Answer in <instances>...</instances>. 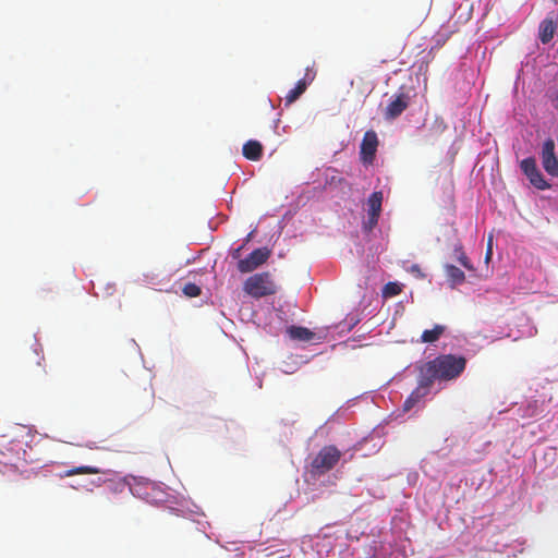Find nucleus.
<instances>
[{"label":"nucleus","instance_id":"obj_10","mask_svg":"<svg viewBox=\"0 0 558 558\" xmlns=\"http://www.w3.org/2000/svg\"><path fill=\"white\" fill-rule=\"evenodd\" d=\"M314 76H315V74L314 73L312 74L310 69H307L305 78L298 81L294 88L290 89L288 92V94L286 95V97H284L286 104L290 105V104L294 102L306 90V88H307L306 80L312 82L314 80Z\"/></svg>","mask_w":558,"mask_h":558},{"label":"nucleus","instance_id":"obj_25","mask_svg":"<svg viewBox=\"0 0 558 558\" xmlns=\"http://www.w3.org/2000/svg\"><path fill=\"white\" fill-rule=\"evenodd\" d=\"M145 391L147 392L148 398H149L148 407H150L153 403V399H154V390H153L151 386H149V388L148 389L146 388Z\"/></svg>","mask_w":558,"mask_h":558},{"label":"nucleus","instance_id":"obj_13","mask_svg":"<svg viewBox=\"0 0 558 558\" xmlns=\"http://www.w3.org/2000/svg\"><path fill=\"white\" fill-rule=\"evenodd\" d=\"M289 337L293 340L308 342L312 341L315 337V333L311 331L308 328L301 326H291L287 329Z\"/></svg>","mask_w":558,"mask_h":558},{"label":"nucleus","instance_id":"obj_16","mask_svg":"<svg viewBox=\"0 0 558 558\" xmlns=\"http://www.w3.org/2000/svg\"><path fill=\"white\" fill-rule=\"evenodd\" d=\"M445 269H446V275H447L451 286H456V284H460V283L464 282L465 275L460 268H458L457 266H453V265H446Z\"/></svg>","mask_w":558,"mask_h":558},{"label":"nucleus","instance_id":"obj_1","mask_svg":"<svg viewBox=\"0 0 558 558\" xmlns=\"http://www.w3.org/2000/svg\"><path fill=\"white\" fill-rule=\"evenodd\" d=\"M465 366V357L453 354H442L432 361L422 363L417 366V369L430 386H433L436 380L448 381L456 379L463 373Z\"/></svg>","mask_w":558,"mask_h":558},{"label":"nucleus","instance_id":"obj_17","mask_svg":"<svg viewBox=\"0 0 558 558\" xmlns=\"http://www.w3.org/2000/svg\"><path fill=\"white\" fill-rule=\"evenodd\" d=\"M381 204H383V192L381 191L373 192L367 199L368 213L380 214L381 213Z\"/></svg>","mask_w":558,"mask_h":558},{"label":"nucleus","instance_id":"obj_26","mask_svg":"<svg viewBox=\"0 0 558 558\" xmlns=\"http://www.w3.org/2000/svg\"><path fill=\"white\" fill-rule=\"evenodd\" d=\"M426 14H427V8H426V4H424L418 12L417 20H422Z\"/></svg>","mask_w":558,"mask_h":558},{"label":"nucleus","instance_id":"obj_9","mask_svg":"<svg viewBox=\"0 0 558 558\" xmlns=\"http://www.w3.org/2000/svg\"><path fill=\"white\" fill-rule=\"evenodd\" d=\"M430 384L418 373L417 386L405 399L403 403V411H410L416 403H418L430 391Z\"/></svg>","mask_w":558,"mask_h":558},{"label":"nucleus","instance_id":"obj_14","mask_svg":"<svg viewBox=\"0 0 558 558\" xmlns=\"http://www.w3.org/2000/svg\"><path fill=\"white\" fill-rule=\"evenodd\" d=\"M99 473H106V471H104L97 466H93V465H82V466H74L72 469L64 471V473L60 474V477H70V476L80 475V474H99Z\"/></svg>","mask_w":558,"mask_h":558},{"label":"nucleus","instance_id":"obj_23","mask_svg":"<svg viewBox=\"0 0 558 558\" xmlns=\"http://www.w3.org/2000/svg\"><path fill=\"white\" fill-rule=\"evenodd\" d=\"M380 214L368 213L367 221L364 223L365 229L372 230L377 223Z\"/></svg>","mask_w":558,"mask_h":558},{"label":"nucleus","instance_id":"obj_11","mask_svg":"<svg viewBox=\"0 0 558 558\" xmlns=\"http://www.w3.org/2000/svg\"><path fill=\"white\" fill-rule=\"evenodd\" d=\"M557 28V22L553 17H546L544 19L538 27V38L543 44H548L555 34V31Z\"/></svg>","mask_w":558,"mask_h":558},{"label":"nucleus","instance_id":"obj_2","mask_svg":"<svg viewBox=\"0 0 558 558\" xmlns=\"http://www.w3.org/2000/svg\"><path fill=\"white\" fill-rule=\"evenodd\" d=\"M341 456L336 446L323 447L311 462V472L318 476L326 474L337 465Z\"/></svg>","mask_w":558,"mask_h":558},{"label":"nucleus","instance_id":"obj_12","mask_svg":"<svg viewBox=\"0 0 558 558\" xmlns=\"http://www.w3.org/2000/svg\"><path fill=\"white\" fill-rule=\"evenodd\" d=\"M243 156L252 161H258L263 157V145L255 140L247 141L242 148Z\"/></svg>","mask_w":558,"mask_h":558},{"label":"nucleus","instance_id":"obj_18","mask_svg":"<svg viewBox=\"0 0 558 558\" xmlns=\"http://www.w3.org/2000/svg\"><path fill=\"white\" fill-rule=\"evenodd\" d=\"M41 361H44V356L40 355L37 351H34L33 356L28 359L29 366L35 364V369H31L32 374L35 376H41L45 374V369L41 367Z\"/></svg>","mask_w":558,"mask_h":558},{"label":"nucleus","instance_id":"obj_22","mask_svg":"<svg viewBox=\"0 0 558 558\" xmlns=\"http://www.w3.org/2000/svg\"><path fill=\"white\" fill-rule=\"evenodd\" d=\"M456 252H457V258L459 260V263L465 267L466 269L469 270H472L473 269V266L471 265L470 263V259L468 258V256L465 255V253L463 252V248L462 246H459L456 248Z\"/></svg>","mask_w":558,"mask_h":558},{"label":"nucleus","instance_id":"obj_15","mask_svg":"<svg viewBox=\"0 0 558 558\" xmlns=\"http://www.w3.org/2000/svg\"><path fill=\"white\" fill-rule=\"evenodd\" d=\"M446 327L442 325H435L433 329H426L421 336V341L424 343L436 342L445 332Z\"/></svg>","mask_w":558,"mask_h":558},{"label":"nucleus","instance_id":"obj_7","mask_svg":"<svg viewBox=\"0 0 558 558\" xmlns=\"http://www.w3.org/2000/svg\"><path fill=\"white\" fill-rule=\"evenodd\" d=\"M541 158L545 171L553 177H558V159L555 155V142L553 138H547L544 142Z\"/></svg>","mask_w":558,"mask_h":558},{"label":"nucleus","instance_id":"obj_3","mask_svg":"<svg viewBox=\"0 0 558 558\" xmlns=\"http://www.w3.org/2000/svg\"><path fill=\"white\" fill-rule=\"evenodd\" d=\"M243 289L254 299L276 293V286L268 272L255 274L248 277L244 282Z\"/></svg>","mask_w":558,"mask_h":558},{"label":"nucleus","instance_id":"obj_20","mask_svg":"<svg viewBox=\"0 0 558 558\" xmlns=\"http://www.w3.org/2000/svg\"><path fill=\"white\" fill-rule=\"evenodd\" d=\"M401 286L397 282H388L383 289V295L385 298L396 296L401 293Z\"/></svg>","mask_w":558,"mask_h":558},{"label":"nucleus","instance_id":"obj_21","mask_svg":"<svg viewBox=\"0 0 558 558\" xmlns=\"http://www.w3.org/2000/svg\"><path fill=\"white\" fill-rule=\"evenodd\" d=\"M182 292L184 295H186L189 298H196V296L201 295L202 290L197 284L189 282V283L184 284Z\"/></svg>","mask_w":558,"mask_h":558},{"label":"nucleus","instance_id":"obj_27","mask_svg":"<svg viewBox=\"0 0 558 558\" xmlns=\"http://www.w3.org/2000/svg\"><path fill=\"white\" fill-rule=\"evenodd\" d=\"M242 247H239L236 248V251L233 253V257H238L239 256V252L241 251Z\"/></svg>","mask_w":558,"mask_h":558},{"label":"nucleus","instance_id":"obj_5","mask_svg":"<svg viewBox=\"0 0 558 558\" xmlns=\"http://www.w3.org/2000/svg\"><path fill=\"white\" fill-rule=\"evenodd\" d=\"M269 256L270 251L267 247L256 248L246 258L239 260L238 269L243 274L251 272L266 263Z\"/></svg>","mask_w":558,"mask_h":558},{"label":"nucleus","instance_id":"obj_4","mask_svg":"<svg viewBox=\"0 0 558 558\" xmlns=\"http://www.w3.org/2000/svg\"><path fill=\"white\" fill-rule=\"evenodd\" d=\"M520 168L526 175L530 183L537 190H547L550 187L549 183L544 179L542 172L538 170L536 160L533 157L525 158L521 161Z\"/></svg>","mask_w":558,"mask_h":558},{"label":"nucleus","instance_id":"obj_6","mask_svg":"<svg viewBox=\"0 0 558 558\" xmlns=\"http://www.w3.org/2000/svg\"><path fill=\"white\" fill-rule=\"evenodd\" d=\"M411 96L408 93L399 92L392 96V99L387 105L384 117L386 120H395L409 107Z\"/></svg>","mask_w":558,"mask_h":558},{"label":"nucleus","instance_id":"obj_24","mask_svg":"<svg viewBox=\"0 0 558 558\" xmlns=\"http://www.w3.org/2000/svg\"><path fill=\"white\" fill-rule=\"evenodd\" d=\"M493 236H489L488 244H487V251H486V260H489L493 255V247H492Z\"/></svg>","mask_w":558,"mask_h":558},{"label":"nucleus","instance_id":"obj_8","mask_svg":"<svg viewBox=\"0 0 558 558\" xmlns=\"http://www.w3.org/2000/svg\"><path fill=\"white\" fill-rule=\"evenodd\" d=\"M378 147V137L375 131L369 130L364 133L360 155L364 163H373Z\"/></svg>","mask_w":558,"mask_h":558},{"label":"nucleus","instance_id":"obj_19","mask_svg":"<svg viewBox=\"0 0 558 558\" xmlns=\"http://www.w3.org/2000/svg\"><path fill=\"white\" fill-rule=\"evenodd\" d=\"M326 184L341 185L345 182L344 178L339 175L336 169H328L326 173Z\"/></svg>","mask_w":558,"mask_h":558}]
</instances>
